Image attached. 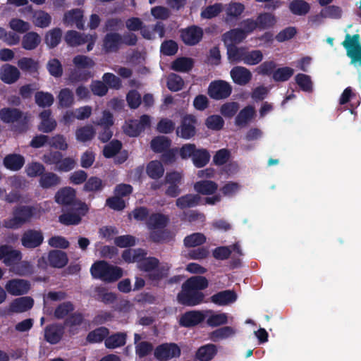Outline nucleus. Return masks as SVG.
I'll return each mask as SVG.
<instances>
[{
  "mask_svg": "<svg viewBox=\"0 0 361 361\" xmlns=\"http://www.w3.org/2000/svg\"><path fill=\"white\" fill-rule=\"evenodd\" d=\"M184 85V81L183 78L176 74L171 73L167 79V87L173 92H178L180 90Z\"/></svg>",
  "mask_w": 361,
  "mask_h": 361,
  "instance_id": "obj_56",
  "label": "nucleus"
},
{
  "mask_svg": "<svg viewBox=\"0 0 361 361\" xmlns=\"http://www.w3.org/2000/svg\"><path fill=\"white\" fill-rule=\"evenodd\" d=\"M124 26L123 21L120 18H108L103 27L104 32H117L123 29Z\"/></svg>",
  "mask_w": 361,
  "mask_h": 361,
  "instance_id": "obj_52",
  "label": "nucleus"
},
{
  "mask_svg": "<svg viewBox=\"0 0 361 361\" xmlns=\"http://www.w3.org/2000/svg\"><path fill=\"white\" fill-rule=\"evenodd\" d=\"M151 126V118L149 115L144 114L140 119H131L124 126V133L129 137H137L146 128Z\"/></svg>",
  "mask_w": 361,
  "mask_h": 361,
  "instance_id": "obj_7",
  "label": "nucleus"
},
{
  "mask_svg": "<svg viewBox=\"0 0 361 361\" xmlns=\"http://www.w3.org/2000/svg\"><path fill=\"white\" fill-rule=\"evenodd\" d=\"M217 353V349L214 344H207L200 347L195 354V357L200 361H210Z\"/></svg>",
  "mask_w": 361,
  "mask_h": 361,
  "instance_id": "obj_31",
  "label": "nucleus"
},
{
  "mask_svg": "<svg viewBox=\"0 0 361 361\" xmlns=\"http://www.w3.org/2000/svg\"><path fill=\"white\" fill-rule=\"evenodd\" d=\"M126 342V334L116 333L105 339V346L107 348L113 349L118 347L123 346Z\"/></svg>",
  "mask_w": 361,
  "mask_h": 361,
  "instance_id": "obj_40",
  "label": "nucleus"
},
{
  "mask_svg": "<svg viewBox=\"0 0 361 361\" xmlns=\"http://www.w3.org/2000/svg\"><path fill=\"white\" fill-rule=\"evenodd\" d=\"M172 145L170 138L164 135H158L152 139L150 142L151 149L157 154H161L169 149Z\"/></svg>",
  "mask_w": 361,
  "mask_h": 361,
  "instance_id": "obj_29",
  "label": "nucleus"
},
{
  "mask_svg": "<svg viewBox=\"0 0 361 361\" xmlns=\"http://www.w3.org/2000/svg\"><path fill=\"white\" fill-rule=\"evenodd\" d=\"M210 299L217 305L225 306L234 302L237 300V294L234 290H225L214 294Z\"/></svg>",
  "mask_w": 361,
  "mask_h": 361,
  "instance_id": "obj_20",
  "label": "nucleus"
},
{
  "mask_svg": "<svg viewBox=\"0 0 361 361\" xmlns=\"http://www.w3.org/2000/svg\"><path fill=\"white\" fill-rule=\"evenodd\" d=\"M9 271L16 275L25 276L30 275L33 273V266L28 261H22L17 262L12 268H9Z\"/></svg>",
  "mask_w": 361,
  "mask_h": 361,
  "instance_id": "obj_39",
  "label": "nucleus"
},
{
  "mask_svg": "<svg viewBox=\"0 0 361 361\" xmlns=\"http://www.w3.org/2000/svg\"><path fill=\"white\" fill-rule=\"evenodd\" d=\"M228 59L231 63H237L244 61L245 47H226Z\"/></svg>",
  "mask_w": 361,
  "mask_h": 361,
  "instance_id": "obj_37",
  "label": "nucleus"
},
{
  "mask_svg": "<svg viewBox=\"0 0 361 361\" xmlns=\"http://www.w3.org/2000/svg\"><path fill=\"white\" fill-rule=\"evenodd\" d=\"M294 70L288 66L276 68L274 73L273 80L275 82L288 81L293 75Z\"/></svg>",
  "mask_w": 361,
  "mask_h": 361,
  "instance_id": "obj_50",
  "label": "nucleus"
},
{
  "mask_svg": "<svg viewBox=\"0 0 361 361\" xmlns=\"http://www.w3.org/2000/svg\"><path fill=\"white\" fill-rule=\"evenodd\" d=\"M202 198L199 194H186L176 200V205L180 209L195 207L201 204Z\"/></svg>",
  "mask_w": 361,
  "mask_h": 361,
  "instance_id": "obj_23",
  "label": "nucleus"
},
{
  "mask_svg": "<svg viewBox=\"0 0 361 361\" xmlns=\"http://www.w3.org/2000/svg\"><path fill=\"white\" fill-rule=\"evenodd\" d=\"M25 163V157L16 153L8 154L3 159L4 166L11 171H18L20 170Z\"/></svg>",
  "mask_w": 361,
  "mask_h": 361,
  "instance_id": "obj_18",
  "label": "nucleus"
},
{
  "mask_svg": "<svg viewBox=\"0 0 361 361\" xmlns=\"http://www.w3.org/2000/svg\"><path fill=\"white\" fill-rule=\"evenodd\" d=\"M20 78L18 69L12 65H3L0 69V79L6 84H13Z\"/></svg>",
  "mask_w": 361,
  "mask_h": 361,
  "instance_id": "obj_22",
  "label": "nucleus"
},
{
  "mask_svg": "<svg viewBox=\"0 0 361 361\" xmlns=\"http://www.w3.org/2000/svg\"><path fill=\"white\" fill-rule=\"evenodd\" d=\"M23 117V113L18 109L4 107L0 109V119L4 123H17L19 127L18 129L23 132L27 129L26 118Z\"/></svg>",
  "mask_w": 361,
  "mask_h": 361,
  "instance_id": "obj_6",
  "label": "nucleus"
},
{
  "mask_svg": "<svg viewBox=\"0 0 361 361\" xmlns=\"http://www.w3.org/2000/svg\"><path fill=\"white\" fill-rule=\"evenodd\" d=\"M235 334V330L228 326H223L213 331L210 334V338L214 342L228 338Z\"/></svg>",
  "mask_w": 361,
  "mask_h": 361,
  "instance_id": "obj_42",
  "label": "nucleus"
},
{
  "mask_svg": "<svg viewBox=\"0 0 361 361\" xmlns=\"http://www.w3.org/2000/svg\"><path fill=\"white\" fill-rule=\"evenodd\" d=\"M257 22L259 27L267 28L274 25L276 20L272 14L269 13H263L257 16Z\"/></svg>",
  "mask_w": 361,
  "mask_h": 361,
  "instance_id": "obj_63",
  "label": "nucleus"
},
{
  "mask_svg": "<svg viewBox=\"0 0 361 361\" xmlns=\"http://www.w3.org/2000/svg\"><path fill=\"white\" fill-rule=\"evenodd\" d=\"M18 67L23 71L35 73L37 71L38 63L31 58L23 57L18 61Z\"/></svg>",
  "mask_w": 361,
  "mask_h": 361,
  "instance_id": "obj_59",
  "label": "nucleus"
},
{
  "mask_svg": "<svg viewBox=\"0 0 361 361\" xmlns=\"http://www.w3.org/2000/svg\"><path fill=\"white\" fill-rule=\"evenodd\" d=\"M90 273L96 279H100L106 283H112L118 281L123 276V269L117 266H114L106 261H97L91 266Z\"/></svg>",
  "mask_w": 361,
  "mask_h": 361,
  "instance_id": "obj_3",
  "label": "nucleus"
},
{
  "mask_svg": "<svg viewBox=\"0 0 361 361\" xmlns=\"http://www.w3.org/2000/svg\"><path fill=\"white\" fill-rule=\"evenodd\" d=\"M48 262L50 267L54 268H63L68 262L67 254L60 250H52L48 253Z\"/></svg>",
  "mask_w": 361,
  "mask_h": 361,
  "instance_id": "obj_21",
  "label": "nucleus"
},
{
  "mask_svg": "<svg viewBox=\"0 0 361 361\" xmlns=\"http://www.w3.org/2000/svg\"><path fill=\"white\" fill-rule=\"evenodd\" d=\"M44 171L45 168L44 165L37 161L28 164L25 168V172L27 176L30 178L41 177Z\"/></svg>",
  "mask_w": 361,
  "mask_h": 361,
  "instance_id": "obj_57",
  "label": "nucleus"
},
{
  "mask_svg": "<svg viewBox=\"0 0 361 361\" xmlns=\"http://www.w3.org/2000/svg\"><path fill=\"white\" fill-rule=\"evenodd\" d=\"M209 286V281L202 276H195L188 279L181 286V290L177 295L179 304L194 307L203 302L204 294L202 290Z\"/></svg>",
  "mask_w": 361,
  "mask_h": 361,
  "instance_id": "obj_1",
  "label": "nucleus"
},
{
  "mask_svg": "<svg viewBox=\"0 0 361 361\" xmlns=\"http://www.w3.org/2000/svg\"><path fill=\"white\" fill-rule=\"evenodd\" d=\"M223 4L221 3H215L203 8L200 16L204 19H212L219 16L223 11Z\"/></svg>",
  "mask_w": 361,
  "mask_h": 361,
  "instance_id": "obj_49",
  "label": "nucleus"
},
{
  "mask_svg": "<svg viewBox=\"0 0 361 361\" xmlns=\"http://www.w3.org/2000/svg\"><path fill=\"white\" fill-rule=\"evenodd\" d=\"M347 56L350 59V63L361 67V47H344Z\"/></svg>",
  "mask_w": 361,
  "mask_h": 361,
  "instance_id": "obj_62",
  "label": "nucleus"
},
{
  "mask_svg": "<svg viewBox=\"0 0 361 361\" xmlns=\"http://www.w3.org/2000/svg\"><path fill=\"white\" fill-rule=\"evenodd\" d=\"M39 183L43 189H49L59 185L61 183V178L53 172H44Z\"/></svg>",
  "mask_w": 361,
  "mask_h": 361,
  "instance_id": "obj_35",
  "label": "nucleus"
},
{
  "mask_svg": "<svg viewBox=\"0 0 361 361\" xmlns=\"http://www.w3.org/2000/svg\"><path fill=\"white\" fill-rule=\"evenodd\" d=\"M123 147L121 141L114 139L104 147L103 155L106 159L113 158L121 150Z\"/></svg>",
  "mask_w": 361,
  "mask_h": 361,
  "instance_id": "obj_44",
  "label": "nucleus"
},
{
  "mask_svg": "<svg viewBox=\"0 0 361 361\" xmlns=\"http://www.w3.org/2000/svg\"><path fill=\"white\" fill-rule=\"evenodd\" d=\"M59 105L63 108L71 107L74 103V95L69 88L62 89L59 94Z\"/></svg>",
  "mask_w": 361,
  "mask_h": 361,
  "instance_id": "obj_48",
  "label": "nucleus"
},
{
  "mask_svg": "<svg viewBox=\"0 0 361 361\" xmlns=\"http://www.w3.org/2000/svg\"><path fill=\"white\" fill-rule=\"evenodd\" d=\"M5 288L11 295H23L28 293L30 283L25 279H13L7 281Z\"/></svg>",
  "mask_w": 361,
  "mask_h": 361,
  "instance_id": "obj_14",
  "label": "nucleus"
},
{
  "mask_svg": "<svg viewBox=\"0 0 361 361\" xmlns=\"http://www.w3.org/2000/svg\"><path fill=\"white\" fill-rule=\"evenodd\" d=\"M263 59V54L260 50H253L251 51L245 49L243 63L247 65H257Z\"/></svg>",
  "mask_w": 361,
  "mask_h": 361,
  "instance_id": "obj_55",
  "label": "nucleus"
},
{
  "mask_svg": "<svg viewBox=\"0 0 361 361\" xmlns=\"http://www.w3.org/2000/svg\"><path fill=\"white\" fill-rule=\"evenodd\" d=\"M197 118L192 114H187L181 118L180 125L176 130V135L189 140L196 134Z\"/></svg>",
  "mask_w": 361,
  "mask_h": 361,
  "instance_id": "obj_8",
  "label": "nucleus"
},
{
  "mask_svg": "<svg viewBox=\"0 0 361 361\" xmlns=\"http://www.w3.org/2000/svg\"><path fill=\"white\" fill-rule=\"evenodd\" d=\"M205 315L198 310H189L181 314L178 323L185 328H192L204 322Z\"/></svg>",
  "mask_w": 361,
  "mask_h": 361,
  "instance_id": "obj_15",
  "label": "nucleus"
},
{
  "mask_svg": "<svg viewBox=\"0 0 361 361\" xmlns=\"http://www.w3.org/2000/svg\"><path fill=\"white\" fill-rule=\"evenodd\" d=\"M64 334V326L59 324L47 325L44 329V340L50 344H56Z\"/></svg>",
  "mask_w": 361,
  "mask_h": 361,
  "instance_id": "obj_16",
  "label": "nucleus"
},
{
  "mask_svg": "<svg viewBox=\"0 0 361 361\" xmlns=\"http://www.w3.org/2000/svg\"><path fill=\"white\" fill-rule=\"evenodd\" d=\"M35 103L40 107H49L54 103V97L49 92H37L35 95Z\"/></svg>",
  "mask_w": 361,
  "mask_h": 361,
  "instance_id": "obj_51",
  "label": "nucleus"
},
{
  "mask_svg": "<svg viewBox=\"0 0 361 361\" xmlns=\"http://www.w3.org/2000/svg\"><path fill=\"white\" fill-rule=\"evenodd\" d=\"M149 238L153 243H163L173 240L174 234L170 230L164 228L151 230Z\"/></svg>",
  "mask_w": 361,
  "mask_h": 361,
  "instance_id": "obj_27",
  "label": "nucleus"
},
{
  "mask_svg": "<svg viewBox=\"0 0 361 361\" xmlns=\"http://www.w3.org/2000/svg\"><path fill=\"white\" fill-rule=\"evenodd\" d=\"M194 66V60L189 57H179L173 61L171 69L181 73L190 71Z\"/></svg>",
  "mask_w": 361,
  "mask_h": 361,
  "instance_id": "obj_33",
  "label": "nucleus"
},
{
  "mask_svg": "<svg viewBox=\"0 0 361 361\" xmlns=\"http://www.w3.org/2000/svg\"><path fill=\"white\" fill-rule=\"evenodd\" d=\"M62 31L56 27L49 30L45 36V43L47 45H59L61 41Z\"/></svg>",
  "mask_w": 361,
  "mask_h": 361,
  "instance_id": "obj_61",
  "label": "nucleus"
},
{
  "mask_svg": "<svg viewBox=\"0 0 361 361\" xmlns=\"http://www.w3.org/2000/svg\"><path fill=\"white\" fill-rule=\"evenodd\" d=\"M34 305V300L25 296L13 300L9 305L8 311L14 313H22L30 310Z\"/></svg>",
  "mask_w": 361,
  "mask_h": 361,
  "instance_id": "obj_19",
  "label": "nucleus"
},
{
  "mask_svg": "<svg viewBox=\"0 0 361 361\" xmlns=\"http://www.w3.org/2000/svg\"><path fill=\"white\" fill-rule=\"evenodd\" d=\"M91 72L89 71L80 70V68L72 69L68 75V79L72 82L87 81L92 78Z\"/></svg>",
  "mask_w": 361,
  "mask_h": 361,
  "instance_id": "obj_53",
  "label": "nucleus"
},
{
  "mask_svg": "<svg viewBox=\"0 0 361 361\" xmlns=\"http://www.w3.org/2000/svg\"><path fill=\"white\" fill-rule=\"evenodd\" d=\"M75 198V190L71 187L59 190L55 195V201L62 205H71Z\"/></svg>",
  "mask_w": 361,
  "mask_h": 361,
  "instance_id": "obj_26",
  "label": "nucleus"
},
{
  "mask_svg": "<svg viewBox=\"0 0 361 361\" xmlns=\"http://www.w3.org/2000/svg\"><path fill=\"white\" fill-rule=\"evenodd\" d=\"M255 109L251 106H247L240 111L235 117V123L238 126L246 125L253 117Z\"/></svg>",
  "mask_w": 361,
  "mask_h": 361,
  "instance_id": "obj_46",
  "label": "nucleus"
},
{
  "mask_svg": "<svg viewBox=\"0 0 361 361\" xmlns=\"http://www.w3.org/2000/svg\"><path fill=\"white\" fill-rule=\"evenodd\" d=\"M245 38V33L240 28L231 29L222 35L224 45H236Z\"/></svg>",
  "mask_w": 361,
  "mask_h": 361,
  "instance_id": "obj_28",
  "label": "nucleus"
},
{
  "mask_svg": "<svg viewBox=\"0 0 361 361\" xmlns=\"http://www.w3.org/2000/svg\"><path fill=\"white\" fill-rule=\"evenodd\" d=\"M194 189L198 194L209 195L216 192L218 189V185L212 180H202L194 184Z\"/></svg>",
  "mask_w": 361,
  "mask_h": 361,
  "instance_id": "obj_30",
  "label": "nucleus"
},
{
  "mask_svg": "<svg viewBox=\"0 0 361 361\" xmlns=\"http://www.w3.org/2000/svg\"><path fill=\"white\" fill-rule=\"evenodd\" d=\"M105 187V183L97 176H91L85 181L82 190L86 192H100Z\"/></svg>",
  "mask_w": 361,
  "mask_h": 361,
  "instance_id": "obj_34",
  "label": "nucleus"
},
{
  "mask_svg": "<svg viewBox=\"0 0 361 361\" xmlns=\"http://www.w3.org/2000/svg\"><path fill=\"white\" fill-rule=\"evenodd\" d=\"M38 209L34 206L20 205L16 207L13 211V217L5 219L4 227L9 229H18L37 215Z\"/></svg>",
  "mask_w": 361,
  "mask_h": 361,
  "instance_id": "obj_5",
  "label": "nucleus"
},
{
  "mask_svg": "<svg viewBox=\"0 0 361 361\" xmlns=\"http://www.w3.org/2000/svg\"><path fill=\"white\" fill-rule=\"evenodd\" d=\"M138 268L146 273L144 277L149 285L159 287L161 281L169 276L171 267L167 263L161 264L157 257H149L140 262Z\"/></svg>",
  "mask_w": 361,
  "mask_h": 361,
  "instance_id": "obj_2",
  "label": "nucleus"
},
{
  "mask_svg": "<svg viewBox=\"0 0 361 361\" xmlns=\"http://www.w3.org/2000/svg\"><path fill=\"white\" fill-rule=\"evenodd\" d=\"M288 7L290 12L296 16H305L310 10V4L304 0H293Z\"/></svg>",
  "mask_w": 361,
  "mask_h": 361,
  "instance_id": "obj_41",
  "label": "nucleus"
},
{
  "mask_svg": "<svg viewBox=\"0 0 361 361\" xmlns=\"http://www.w3.org/2000/svg\"><path fill=\"white\" fill-rule=\"evenodd\" d=\"M88 38V35L75 30H68L65 35V42L68 45H82L87 42Z\"/></svg>",
  "mask_w": 361,
  "mask_h": 361,
  "instance_id": "obj_36",
  "label": "nucleus"
},
{
  "mask_svg": "<svg viewBox=\"0 0 361 361\" xmlns=\"http://www.w3.org/2000/svg\"><path fill=\"white\" fill-rule=\"evenodd\" d=\"M231 85L224 80L213 81L208 87L209 96L216 100L226 99L231 95Z\"/></svg>",
  "mask_w": 361,
  "mask_h": 361,
  "instance_id": "obj_10",
  "label": "nucleus"
},
{
  "mask_svg": "<svg viewBox=\"0 0 361 361\" xmlns=\"http://www.w3.org/2000/svg\"><path fill=\"white\" fill-rule=\"evenodd\" d=\"M146 173L152 179L158 180L161 178L164 174L163 164L158 160L149 161L146 166Z\"/></svg>",
  "mask_w": 361,
  "mask_h": 361,
  "instance_id": "obj_32",
  "label": "nucleus"
},
{
  "mask_svg": "<svg viewBox=\"0 0 361 361\" xmlns=\"http://www.w3.org/2000/svg\"><path fill=\"white\" fill-rule=\"evenodd\" d=\"M179 154L180 157V147H169L166 151L161 153L160 161L167 166L171 165L176 161L177 155Z\"/></svg>",
  "mask_w": 361,
  "mask_h": 361,
  "instance_id": "obj_38",
  "label": "nucleus"
},
{
  "mask_svg": "<svg viewBox=\"0 0 361 361\" xmlns=\"http://www.w3.org/2000/svg\"><path fill=\"white\" fill-rule=\"evenodd\" d=\"M206 240V236L203 233H194L185 236L183 243L186 247H195L203 245Z\"/></svg>",
  "mask_w": 361,
  "mask_h": 361,
  "instance_id": "obj_47",
  "label": "nucleus"
},
{
  "mask_svg": "<svg viewBox=\"0 0 361 361\" xmlns=\"http://www.w3.org/2000/svg\"><path fill=\"white\" fill-rule=\"evenodd\" d=\"M230 74L233 81L239 85H245L252 79L251 72L247 68L243 66L233 67Z\"/></svg>",
  "mask_w": 361,
  "mask_h": 361,
  "instance_id": "obj_17",
  "label": "nucleus"
},
{
  "mask_svg": "<svg viewBox=\"0 0 361 361\" xmlns=\"http://www.w3.org/2000/svg\"><path fill=\"white\" fill-rule=\"evenodd\" d=\"M59 221L66 226L78 225L81 222L82 218L75 212H68L59 216Z\"/></svg>",
  "mask_w": 361,
  "mask_h": 361,
  "instance_id": "obj_60",
  "label": "nucleus"
},
{
  "mask_svg": "<svg viewBox=\"0 0 361 361\" xmlns=\"http://www.w3.org/2000/svg\"><path fill=\"white\" fill-rule=\"evenodd\" d=\"M44 241L43 233L40 230L28 229L21 237V244L27 249H35L39 247Z\"/></svg>",
  "mask_w": 361,
  "mask_h": 361,
  "instance_id": "obj_12",
  "label": "nucleus"
},
{
  "mask_svg": "<svg viewBox=\"0 0 361 361\" xmlns=\"http://www.w3.org/2000/svg\"><path fill=\"white\" fill-rule=\"evenodd\" d=\"M295 79L296 83L302 91L307 92L312 91V82L310 76L303 73H298L295 75Z\"/></svg>",
  "mask_w": 361,
  "mask_h": 361,
  "instance_id": "obj_58",
  "label": "nucleus"
},
{
  "mask_svg": "<svg viewBox=\"0 0 361 361\" xmlns=\"http://www.w3.org/2000/svg\"><path fill=\"white\" fill-rule=\"evenodd\" d=\"M180 158L183 160L190 159L193 165L200 169L209 162L211 155L205 148H198L194 143H186L180 147Z\"/></svg>",
  "mask_w": 361,
  "mask_h": 361,
  "instance_id": "obj_4",
  "label": "nucleus"
},
{
  "mask_svg": "<svg viewBox=\"0 0 361 361\" xmlns=\"http://www.w3.org/2000/svg\"><path fill=\"white\" fill-rule=\"evenodd\" d=\"M109 333V329L106 327H99L89 332L86 340L88 343H99L102 342L104 338H106Z\"/></svg>",
  "mask_w": 361,
  "mask_h": 361,
  "instance_id": "obj_45",
  "label": "nucleus"
},
{
  "mask_svg": "<svg viewBox=\"0 0 361 361\" xmlns=\"http://www.w3.org/2000/svg\"><path fill=\"white\" fill-rule=\"evenodd\" d=\"M169 217L161 213H153L149 216L146 225L149 230L164 228L169 223Z\"/></svg>",
  "mask_w": 361,
  "mask_h": 361,
  "instance_id": "obj_25",
  "label": "nucleus"
},
{
  "mask_svg": "<svg viewBox=\"0 0 361 361\" xmlns=\"http://www.w3.org/2000/svg\"><path fill=\"white\" fill-rule=\"evenodd\" d=\"M22 258L23 254L20 250H15L8 245L0 246V260L3 259V262L6 267L12 268Z\"/></svg>",
  "mask_w": 361,
  "mask_h": 361,
  "instance_id": "obj_13",
  "label": "nucleus"
},
{
  "mask_svg": "<svg viewBox=\"0 0 361 361\" xmlns=\"http://www.w3.org/2000/svg\"><path fill=\"white\" fill-rule=\"evenodd\" d=\"M180 38L185 45H196L202 39L203 29L197 25H190L180 30Z\"/></svg>",
  "mask_w": 361,
  "mask_h": 361,
  "instance_id": "obj_11",
  "label": "nucleus"
},
{
  "mask_svg": "<svg viewBox=\"0 0 361 361\" xmlns=\"http://www.w3.org/2000/svg\"><path fill=\"white\" fill-rule=\"evenodd\" d=\"M63 22L66 24H75L79 30L84 29L83 12L80 8H75L67 11L64 14Z\"/></svg>",
  "mask_w": 361,
  "mask_h": 361,
  "instance_id": "obj_24",
  "label": "nucleus"
},
{
  "mask_svg": "<svg viewBox=\"0 0 361 361\" xmlns=\"http://www.w3.org/2000/svg\"><path fill=\"white\" fill-rule=\"evenodd\" d=\"M74 310V305L70 301L63 302L59 304L54 311V317L58 319H63L65 317L68 316L69 313L72 312Z\"/></svg>",
  "mask_w": 361,
  "mask_h": 361,
  "instance_id": "obj_54",
  "label": "nucleus"
},
{
  "mask_svg": "<svg viewBox=\"0 0 361 361\" xmlns=\"http://www.w3.org/2000/svg\"><path fill=\"white\" fill-rule=\"evenodd\" d=\"M181 350L175 343H165L156 347L154 355L159 360L167 361L180 356Z\"/></svg>",
  "mask_w": 361,
  "mask_h": 361,
  "instance_id": "obj_9",
  "label": "nucleus"
},
{
  "mask_svg": "<svg viewBox=\"0 0 361 361\" xmlns=\"http://www.w3.org/2000/svg\"><path fill=\"white\" fill-rule=\"evenodd\" d=\"M95 130L91 125L78 128L75 131L76 139L82 142L92 140L95 135Z\"/></svg>",
  "mask_w": 361,
  "mask_h": 361,
  "instance_id": "obj_43",
  "label": "nucleus"
},
{
  "mask_svg": "<svg viewBox=\"0 0 361 361\" xmlns=\"http://www.w3.org/2000/svg\"><path fill=\"white\" fill-rule=\"evenodd\" d=\"M322 10V14L324 16L325 18L339 19L342 16V9L338 6H327L324 7Z\"/></svg>",
  "mask_w": 361,
  "mask_h": 361,
  "instance_id": "obj_64",
  "label": "nucleus"
}]
</instances>
